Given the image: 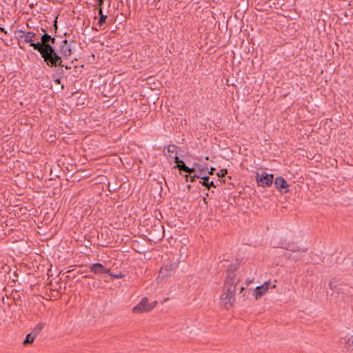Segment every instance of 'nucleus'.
<instances>
[{"instance_id":"f257e3e1","label":"nucleus","mask_w":353,"mask_h":353,"mask_svg":"<svg viewBox=\"0 0 353 353\" xmlns=\"http://www.w3.org/2000/svg\"><path fill=\"white\" fill-rule=\"evenodd\" d=\"M236 269V265H230L228 276L225 281L223 292L221 296V304L227 309L232 307L235 301L236 288L239 281L235 272Z\"/></svg>"},{"instance_id":"f03ea898","label":"nucleus","mask_w":353,"mask_h":353,"mask_svg":"<svg viewBox=\"0 0 353 353\" xmlns=\"http://www.w3.org/2000/svg\"><path fill=\"white\" fill-rule=\"evenodd\" d=\"M38 52L49 67L63 66L61 56L56 52L54 48H49V49L41 50Z\"/></svg>"},{"instance_id":"7ed1b4c3","label":"nucleus","mask_w":353,"mask_h":353,"mask_svg":"<svg viewBox=\"0 0 353 353\" xmlns=\"http://www.w3.org/2000/svg\"><path fill=\"white\" fill-rule=\"evenodd\" d=\"M157 304V301H154L151 303H148L147 297L142 298L141 301L133 308L134 313H139L143 312H149L154 308Z\"/></svg>"},{"instance_id":"20e7f679","label":"nucleus","mask_w":353,"mask_h":353,"mask_svg":"<svg viewBox=\"0 0 353 353\" xmlns=\"http://www.w3.org/2000/svg\"><path fill=\"white\" fill-rule=\"evenodd\" d=\"M51 39V36L48 33H44L41 37V41H37L36 43H32V48L35 50H41L45 49H49V48H54L51 46V43H49V40Z\"/></svg>"},{"instance_id":"39448f33","label":"nucleus","mask_w":353,"mask_h":353,"mask_svg":"<svg viewBox=\"0 0 353 353\" xmlns=\"http://www.w3.org/2000/svg\"><path fill=\"white\" fill-rule=\"evenodd\" d=\"M256 177L259 186L269 187L273 183V174H268L266 172H262L261 174L257 173Z\"/></svg>"},{"instance_id":"423d86ee","label":"nucleus","mask_w":353,"mask_h":353,"mask_svg":"<svg viewBox=\"0 0 353 353\" xmlns=\"http://www.w3.org/2000/svg\"><path fill=\"white\" fill-rule=\"evenodd\" d=\"M176 268V265L175 263L165 265L159 271L158 279H164L170 277Z\"/></svg>"},{"instance_id":"0eeeda50","label":"nucleus","mask_w":353,"mask_h":353,"mask_svg":"<svg viewBox=\"0 0 353 353\" xmlns=\"http://www.w3.org/2000/svg\"><path fill=\"white\" fill-rule=\"evenodd\" d=\"M19 37L21 39H23L24 42L29 43L30 46L32 47V43H36L34 42V40H38L37 37V34L32 32H24L22 30H20L19 32Z\"/></svg>"},{"instance_id":"6e6552de","label":"nucleus","mask_w":353,"mask_h":353,"mask_svg":"<svg viewBox=\"0 0 353 353\" xmlns=\"http://www.w3.org/2000/svg\"><path fill=\"white\" fill-rule=\"evenodd\" d=\"M271 245L274 248H281L283 249L290 250L292 252H298L300 250L299 246L294 243H285V242H279V243H274L271 242Z\"/></svg>"},{"instance_id":"1a4fd4ad","label":"nucleus","mask_w":353,"mask_h":353,"mask_svg":"<svg viewBox=\"0 0 353 353\" xmlns=\"http://www.w3.org/2000/svg\"><path fill=\"white\" fill-rule=\"evenodd\" d=\"M274 186L276 189L282 191L283 189H285L284 192H288V184L286 181L282 176L276 177L274 181Z\"/></svg>"},{"instance_id":"9d476101","label":"nucleus","mask_w":353,"mask_h":353,"mask_svg":"<svg viewBox=\"0 0 353 353\" xmlns=\"http://www.w3.org/2000/svg\"><path fill=\"white\" fill-rule=\"evenodd\" d=\"M90 271L95 274H105V273H109L110 270L106 269L101 263H96L91 265L90 267Z\"/></svg>"},{"instance_id":"9b49d317","label":"nucleus","mask_w":353,"mask_h":353,"mask_svg":"<svg viewBox=\"0 0 353 353\" xmlns=\"http://www.w3.org/2000/svg\"><path fill=\"white\" fill-rule=\"evenodd\" d=\"M59 52L63 57H68L71 55L72 50L70 45L68 44V40H63L59 47Z\"/></svg>"},{"instance_id":"f8f14e48","label":"nucleus","mask_w":353,"mask_h":353,"mask_svg":"<svg viewBox=\"0 0 353 353\" xmlns=\"http://www.w3.org/2000/svg\"><path fill=\"white\" fill-rule=\"evenodd\" d=\"M269 282H265L262 285L256 288L254 294L256 299L265 294L269 288Z\"/></svg>"},{"instance_id":"ddd939ff","label":"nucleus","mask_w":353,"mask_h":353,"mask_svg":"<svg viewBox=\"0 0 353 353\" xmlns=\"http://www.w3.org/2000/svg\"><path fill=\"white\" fill-rule=\"evenodd\" d=\"M207 171L208 168L203 165L199 166L198 169H196V174H194V176H196L197 179H203L205 176H207Z\"/></svg>"},{"instance_id":"4468645a","label":"nucleus","mask_w":353,"mask_h":353,"mask_svg":"<svg viewBox=\"0 0 353 353\" xmlns=\"http://www.w3.org/2000/svg\"><path fill=\"white\" fill-rule=\"evenodd\" d=\"M175 163H176V168H178L179 170L183 171L185 172L186 170H188V167L185 165V163L180 160L177 156H174Z\"/></svg>"},{"instance_id":"2eb2a0df","label":"nucleus","mask_w":353,"mask_h":353,"mask_svg":"<svg viewBox=\"0 0 353 353\" xmlns=\"http://www.w3.org/2000/svg\"><path fill=\"white\" fill-rule=\"evenodd\" d=\"M36 337L37 336H34V334L32 332L29 333L28 334L26 335V337L25 340L23 341V345H26L28 344L32 343Z\"/></svg>"},{"instance_id":"dca6fc26","label":"nucleus","mask_w":353,"mask_h":353,"mask_svg":"<svg viewBox=\"0 0 353 353\" xmlns=\"http://www.w3.org/2000/svg\"><path fill=\"white\" fill-rule=\"evenodd\" d=\"M44 325L45 324L43 323H39L36 325V327L32 332L34 334V336H37L41 333V332L44 327Z\"/></svg>"},{"instance_id":"f3484780","label":"nucleus","mask_w":353,"mask_h":353,"mask_svg":"<svg viewBox=\"0 0 353 353\" xmlns=\"http://www.w3.org/2000/svg\"><path fill=\"white\" fill-rule=\"evenodd\" d=\"M202 180H203V181H200V183H201L203 185H204V186L207 187L208 189H209L211 186H214V182H213L212 181H209L210 178H209V176H205V178H203Z\"/></svg>"},{"instance_id":"a211bd4d","label":"nucleus","mask_w":353,"mask_h":353,"mask_svg":"<svg viewBox=\"0 0 353 353\" xmlns=\"http://www.w3.org/2000/svg\"><path fill=\"white\" fill-rule=\"evenodd\" d=\"M107 19V16L105 14H101L100 16L99 19L98 21V25L101 27L103 24L105 23V20Z\"/></svg>"},{"instance_id":"6ab92c4d","label":"nucleus","mask_w":353,"mask_h":353,"mask_svg":"<svg viewBox=\"0 0 353 353\" xmlns=\"http://www.w3.org/2000/svg\"><path fill=\"white\" fill-rule=\"evenodd\" d=\"M168 152L170 153H175V156H176V147L174 145H168Z\"/></svg>"},{"instance_id":"aec40b11","label":"nucleus","mask_w":353,"mask_h":353,"mask_svg":"<svg viewBox=\"0 0 353 353\" xmlns=\"http://www.w3.org/2000/svg\"><path fill=\"white\" fill-rule=\"evenodd\" d=\"M188 170H186L185 172L189 173L190 174H196V168H189L188 167Z\"/></svg>"},{"instance_id":"412c9836","label":"nucleus","mask_w":353,"mask_h":353,"mask_svg":"<svg viewBox=\"0 0 353 353\" xmlns=\"http://www.w3.org/2000/svg\"><path fill=\"white\" fill-rule=\"evenodd\" d=\"M347 345L348 348L351 347L353 349V336L348 339V341H347Z\"/></svg>"},{"instance_id":"4be33fe9","label":"nucleus","mask_w":353,"mask_h":353,"mask_svg":"<svg viewBox=\"0 0 353 353\" xmlns=\"http://www.w3.org/2000/svg\"><path fill=\"white\" fill-rule=\"evenodd\" d=\"M108 274L110 276H112L114 278H117V279H120V278H122L123 276V274H114L111 273L110 271Z\"/></svg>"},{"instance_id":"5701e85b","label":"nucleus","mask_w":353,"mask_h":353,"mask_svg":"<svg viewBox=\"0 0 353 353\" xmlns=\"http://www.w3.org/2000/svg\"><path fill=\"white\" fill-rule=\"evenodd\" d=\"M330 288H331L332 290H338V291H339V290H341V288H338L336 287V285H334V282H333V281H332V282H330Z\"/></svg>"},{"instance_id":"b1692460","label":"nucleus","mask_w":353,"mask_h":353,"mask_svg":"<svg viewBox=\"0 0 353 353\" xmlns=\"http://www.w3.org/2000/svg\"><path fill=\"white\" fill-rule=\"evenodd\" d=\"M49 43H51V46L54 45L55 43V38L51 37V39L49 40Z\"/></svg>"},{"instance_id":"393cba45","label":"nucleus","mask_w":353,"mask_h":353,"mask_svg":"<svg viewBox=\"0 0 353 353\" xmlns=\"http://www.w3.org/2000/svg\"><path fill=\"white\" fill-rule=\"evenodd\" d=\"M190 181H194L196 176H194V174L193 175H190Z\"/></svg>"},{"instance_id":"a878e982","label":"nucleus","mask_w":353,"mask_h":353,"mask_svg":"<svg viewBox=\"0 0 353 353\" xmlns=\"http://www.w3.org/2000/svg\"><path fill=\"white\" fill-rule=\"evenodd\" d=\"M221 176H224L225 174L227 173L226 170H221Z\"/></svg>"},{"instance_id":"bb28decb","label":"nucleus","mask_w":353,"mask_h":353,"mask_svg":"<svg viewBox=\"0 0 353 353\" xmlns=\"http://www.w3.org/2000/svg\"><path fill=\"white\" fill-rule=\"evenodd\" d=\"M214 170V168H211V170H210V171H209V170H208V171H207V174H213V170Z\"/></svg>"},{"instance_id":"cd10ccee","label":"nucleus","mask_w":353,"mask_h":353,"mask_svg":"<svg viewBox=\"0 0 353 353\" xmlns=\"http://www.w3.org/2000/svg\"><path fill=\"white\" fill-rule=\"evenodd\" d=\"M99 14L100 16H101V14H103V11H102V8H99Z\"/></svg>"},{"instance_id":"c85d7f7f","label":"nucleus","mask_w":353,"mask_h":353,"mask_svg":"<svg viewBox=\"0 0 353 353\" xmlns=\"http://www.w3.org/2000/svg\"><path fill=\"white\" fill-rule=\"evenodd\" d=\"M98 3L101 6L103 3V0H98Z\"/></svg>"},{"instance_id":"c756f323","label":"nucleus","mask_w":353,"mask_h":353,"mask_svg":"<svg viewBox=\"0 0 353 353\" xmlns=\"http://www.w3.org/2000/svg\"><path fill=\"white\" fill-rule=\"evenodd\" d=\"M54 81H55L56 83H59V84L61 83V79H57L54 80Z\"/></svg>"},{"instance_id":"7c9ffc66","label":"nucleus","mask_w":353,"mask_h":353,"mask_svg":"<svg viewBox=\"0 0 353 353\" xmlns=\"http://www.w3.org/2000/svg\"><path fill=\"white\" fill-rule=\"evenodd\" d=\"M285 256L287 258H289V259H291V256H292V255H291L290 254H288V253H286V254H285Z\"/></svg>"},{"instance_id":"2f4dec72","label":"nucleus","mask_w":353,"mask_h":353,"mask_svg":"<svg viewBox=\"0 0 353 353\" xmlns=\"http://www.w3.org/2000/svg\"><path fill=\"white\" fill-rule=\"evenodd\" d=\"M54 27H55L56 28H57V20H55V21H54Z\"/></svg>"},{"instance_id":"473e14b6","label":"nucleus","mask_w":353,"mask_h":353,"mask_svg":"<svg viewBox=\"0 0 353 353\" xmlns=\"http://www.w3.org/2000/svg\"><path fill=\"white\" fill-rule=\"evenodd\" d=\"M185 180H186V181H188V178H189V175L185 174Z\"/></svg>"},{"instance_id":"72a5a7b5","label":"nucleus","mask_w":353,"mask_h":353,"mask_svg":"<svg viewBox=\"0 0 353 353\" xmlns=\"http://www.w3.org/2000/svg\"><path fill=\"white\" fill-rule=\"evenodd\" d=\"M244 290V288L243 287H241L240 288V292H242Z\"/></svg>"},{"instance_id":"f704fd0d","label":"nucleus","mask_w":353,"mask_h":353,"mask_svg":"<svg viewBox=\"0 0 353 353\" xmlns=\"http://www.w3.org/2000/svg\"><path fill=\"white\" fill-rule=\"evenodd\" d=\"M63 67H65L66 69H70V67H68V65H63Z\"/></svg>"},{"instance_id":"c9c22d12","label":"nucleus","mask_w":353,"mask_h":353,"mask_svg":"<svg viewBox=\"0 0 353 353\" xmlns=\"http://www.w3.org/2000/svg\"><path fill=\"white\" fill-rule=\"evenodd\" d=\"M187 188H188V190H190V188H191V185H188L187 186Z\"/></svg>"},{"instance_id":"e433bc0d","label":"nucleus","mask_w":353,"mask_h":353,"mask_svg":"<svg viewBox=\"0 0 353 353\" xmlns=\"http://www.w3.org/2000/svg\"><path fill=\"white\" fill-rule=\"evenodd\" d=\"M0 29H1L2 31H4V29H3V28H0Z\"/></svg>"}]
</instances>
